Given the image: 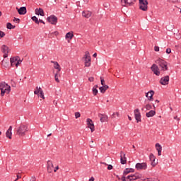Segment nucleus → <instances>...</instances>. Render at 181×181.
<instances>
[{
	"label": "nucleus",
	"instance_id": "obj_33",
	"mask_svg": "<svg viewBox=\"0 0 181 181\" xmlns=\"http://www.w3.org/2000/svg\"><path fill=\"white\" fill-rule=\"evenodd\" d=\"M42 88L37 86L36 87V90L34 91V94H35L36 95H37V94H39L40 93V91H42Z\"/></svg>",
	"mask_w": 181,
	"mask_h": 181
},
{
	"label": "nucleus",
	"instance_id": "obj_45",
	"mask_svg": "<svg viewBox=\"0 0 181 181\" xmlns=\"http://www.w3.org/2000/svg\"><path fill=\"white\" fill-rule=\"evenodd\" d=\"M53 163L52 162V160H48L47 162V167H51L52 166V164Z\"/></svg>",
	"mask_w": 181,
	"mask_h": 181
},
{
	"label": "nucleus",
	"instance_id": "obj_44",
	"mask_svg": "<svg viewBox=\"0 0 181 181\" xmlns=\"http://www.w3.org/2000/svg\"><path fill=\"white\" fill-rule=\"evenodd\" d=\"M130 176H131L130 181L136 180V178H135V175H131Z\"/></svg>",
	"mask_w": 181,
	"mask_h": 181
},
{
	"label": "nucleus",
	"instance_id": "obj_60",
	"mask_svg": "<svg viewBox=\"0 0 181 181\" xmlns=\"http://www.w3.org/2000/svg\"><path fill=\"white\" fill-rule=\"evenodd\" d=\"M128 119H129V121H132V117H131V116H128Z\"/></svg>",
	"mask_w": 181,
	"mask_h": 181
},
{
	"label": "nucleus",
	"instance_id": "obj_35",
	"mask_svg": "<svg viewBox=\"0 0 181 181\" xmlns=\"http://www.w3.org/2000/svg\"><path fill=\"white\" fill-rule=\"evenodd\" d=\"M37 95L40 96V98L45 100V93H43V90H40V93L37 94Z\"/></svg>",
	"mask_w": 181,
	"mask_h": 181
},
{
	"label": "nucleus",
	"instance_id": "obj_12",
	"mask_svg": "<svg viewBox=\"0 0 181 181\" xmlns=\"http://www.w3.org/2000/svg\"><path fill=\"white\" fill-rule=\"evenodd\" d=\"M160 83L162 86H168L169 84V76L167 75L165 76H163L160 80Z\"/></svg>",
	"mask_w": 181,
	"mask_h": 181
},
{
	"label": "nucleus",
	"instance_id": "obj_13",
	"mask_svg": "<svg viewBox=\"0 0 181 181\" xmlns=\"http://www.w3.org/2000/svg\"><path fill=\"white\" fill-rule=\"evenodd\" d=\"M87 125H88V128H90L91 132L93 131H95V129L94 127V122H93V119L88 118L86 119Z\"/></svg>",
	"mask_w": 181,
	"mask_h": 181
},
{
	"label": "nucleus",
	"instance_id": "obj_50",
	"mask_svg": "<svg viewBox=\"0 0 181 181\" xmlns=\"http://www.w3.org/2000/svg\"><path fill=\"white\" fill-rule=\"evenodd\" d=\"M107 170H112V165H107Z\"/></svg>",
	"mask_w": 181,
	"mask_h": 181
},
{
	"label": "nucleus",
	"instance_id": "obj_5",
	"mask_svg": "<svg viewBox=\"0 0 181 181\" xmlns=\"http://www.w3.org/2000/svg\"><path fill=\"white\" fill-rule=\"evenodd\" d=\"M83 59L85 60V67H90V66H91V57L90 56V52H86Z\"/></svg>",
	"mask_w": 181,
	"mask_h": 181
},
{
	"label": "nucleus",
	"instance_id": "obj_51",
	"mask_svg": "<svg viewBox=\"0 0 181 181\" xmlns=\"http://www.w3.org/2000/svg\"><path fill=\"white\" fill-rule=\"evenodd\" d=\"M154 50H155V52H159V47L155 46L154 47Z\"/></svg>",
	"mask_w": 181,
	"mask_h": 181
},
{
	"label": "nucleus",
	"instance_id": "obj_36",
	"mask_svg": "<svg viewBox=\"0 0 181 181\" xmlns=\"http://www.w3.org/2000/svg\"><path fill=\"white\" fill-rule=\"evenodd\" d=\"M145 108H146V110L149 111V110H152V105L151 104H147V105H146Z\"/></svg>",
	"mask_w": 181,
	"mask_h": 181
},
{
	"label": "nucleus",
	"instance_id": "obj_37",
	"mask_svg": "<svg viewBox=\"0 0 181 181\" xmlns=\"http://www.w3.org/2000/svg\"><path fill=\"white\" fill-rule=\"evenodd\" d=\"M134 177H135L136 180V179H141L142 177V175H141L139 173H136V174H134Z\"/></svg>",
	"mask_w": 181,
	"mask_h": 181
},
{
	"label": "nucleus",
	"instance_id": "obj_1",
	"mask_svg": "<svg viewBox=\"0 0 181 181\" xmlns=\"http://www.w3.org/2000/svg\"><path fill=\"white\" fill-rule=\"evenodd\" d=\"M29 131V128L28 127V125L25 124H21L18 127L16 128V135L18 136H25L26 135V133Z\"/></svg>",
	"mask_w": 181,
	"mask_h": 181
},
{
	"label": "nucleus",
	"instance_id": "obj_24",
	"mask_svg": "<svg viewBox=\"0 0 181 181\" xmlns=\"http://www.w3.org/2000/svg\"><path fill=\"white\" fill-rule=\"evenodd\" d=\"M134 172H135V169L134 168H126L123 172V175L127 176L128 173H134Z\"/></svg>",
	"mask_w": 181,
	"mask_h": 181
},
{
	"label": "nucleus",
	"instance_id": "obj_47",
	"mask_svg": "<svg viewBox=\"0 0 181 181\" xmlns=\"http://www.w3.org/2000/svg\"><path fill=\"white\" fill-rule=\"evenodd\" d=\"M5 36V33L0 30V37H4Z\"/></svg>",
	"mask_w": 181,
	"mask_h": 181
},
{
	"label": "nucleus",
	"instance_id": "obj_54",
	"mask_svg": "<svg viewBox=\"0 0 181 181\" xmlns=\"http://www.w3.org/2000/svg\"><path fill=\"white\" fill-rule=\"evenodd\" d=\"M122 181H127V177H125V176H122Z\"/></svg>",
	"mask_w": 181,
	"mask_h": 181
},
{
	"label": "nucleus",
	"instance_id": "obj_62",
	"mask_svg": "<svg viewBox=\"0 0 181 181\" xmlns=\"http://www.w3.org/2000/svg\"><path fill=\"white\" fill-rule=\"evenodd\" d=\"M94 57H97V53H94L93 55Z\"/></svg>",
	"mask_w": 181,
	"mask_h": 181
},
{
	"label": "nucleus",
	"instance_id": "obj_42",
	"mask_svg": "<svg viewBox=\"0 0 181 181\" xmlns=\"http://www.w3.org/2000/svg\"><path fill=\"white\" fill-rule=\"evenodd\" d=\"M115 117H119V112L113 113L112 115V118H115Z\"/></svg>",
	"mask_w": 181,
	"mask_h": 181
},
{
	"label": "nucleus",
	"instance_id": "obj_39",
	"mask_svg": "<svg viewBox=\"0 0 181 181\" xmlns=\"http://www.w3.org/2000/svg\"><path fill=\"white\" fill-rule=\"evenodd\" d=\"M100 83L102 86H105V81L104 80V78H103V76H100Z\"/></svg>",
	"mask_w": 181,
	"mask_h": 181
},
{
	"label": "nucleus",
	"instance_id": "obj_53",
	"mask_svg": "<svg viewBox=\"0 0 181 181\" xmlns=\"http://www.w3.org/2000/svg\"><path fill=\"white\" fill-rule=\"evenodd\" d=\"M30 181H36V177H32Z\"/></svg>",
	"mask_w": 181,
	"mask_h": 181
},
{
	"label": "nucleus",
	"instance_id": "obj_3",
	"mask_svg": "<svg viewBox=\"0 0 181 181\" xmlns=\"http://www.w3.org/2000/svg\"><path fill=\"white\" fill-rule=\"evenodd\" d=\"M156 64H158L160 69V71H168L169 67H168V63L164 59L158 58L156 61Z\"/></svg>",
	"mask_w": 181,
	"mask_h": 181
},
{
	"label": "nucleus",
	"instance_id": "obj_10",
	"mask_svg": "<svg viewBox=\"0 0 181 181\" xmlns=\"http://www.w3.org/2000/svg\"><path fill=\"white\" fill-rule=\"evenodd\" d=\"M8 50H9V47L6 45H4L1 46V51H2V53H4L3 57L4 59H6V57H8V53H9Z\"/></svg>",
	"mask_w": 181,
	"mask_h": 181
},
{
	"label": "nucleus",
	"instance_id": "obj_23",
	"mask_svg": "<svg viewBox=\"0 0 181 181\" xmlns=\"http://www.w3.org/2000/svg\"><path fill=\"white\" fill-rule=\"evenodd\" d=\"M35 15H40V16H45V11H43V8H36L35 10Z\"/></svg>",
	"mask_w": 181,
	"mask_h": 181
},
{
	"label": "nucleus",
	"instance_id": "obj_30",
	"mask_svg": "<svg viewBox=\"0 0 181 181\" xmlns=\"http://www.w3.org/2000/svg\"><path fill=\"white\" fill-rule=\"evenodd\" d=\"M74 36V34H73V33H67L65 35L66 39H70V40H71V39H73Z\"/></svg>",
	"mask_w": 181,
	"mask_h": 181
},
{
	"label": "nucleus",
	"instance_id": "obj_16",
	"mask_svg": "<svg viewBox=\"0 0 181 181\" xmlns=\"http://www.w3.org/2000/svg\"><path fill=\"white\" fill-rule=\"evenodd\" d=\"M149 159L151 162V166H153V168H155V166H156V165H158V162L155 161L156 158L155 157V156L153 153L150 154Z\"/></svg>",
	"mask_w": 181,
	"mask_h": 181
},
{
	"label": "nucleus",
	"instance_id": "obj_22",
	"mask_svg": "<svg viewBox=\"0 0 181 181\" xmlns=\"http://www.w3.org/2000/svg\"><path fill=\"white\" fill-rule=\"evenodd\" d=\"M6 138H8V139H12V126H10L8 129L6 131Z\"/></svg>",
	"mask_w": 181,
	"mask_h": 181
},
{
	"label": "nucleus",
	"instance_id": "obj_63",
	"mask_svg": "<svg viewBox=\"0 0 181 181\" xmlns=\"http://www.w3.org/2000/svg\"><path fill=\"white\" fill-rule=\"evenodd\" d=\"M100 164H101V165H107V164H106V163H104V162H100Z\"/></svg>",
	"mask_w": 181,
	"mask_h": 181
},
{
	"label": "nucleus",
	"instance_id": "obj_57",
	"mask_svg": "<svg viewBox=\"0 0 181 181\" xmlns=\"http://www.w3.org/2000/svg\"><path fill=\"white\" fill-rule=\"evenodd\" d=\"M174 119H177V121H180V118L177 117V116L174 117Z\"/></svg>",
	"mask_w": 181,
	"mask_h": 181
},
{
	"label": "nucleus",
	"instance_id": "obj_61",
	"mask_svg": "<svg viewBox=\"0 0 181 181\" xmlns=\"http://www.w3.org/2000/svg\"><path fill=\"white\" fill-rule=\"evenodd\" d=\"M171 1H172V2H174V3L179 1V0H171Z\"/></svg>",
	"mask_w": 181,
	"mask_h": 181
},
{
	"label": "nucleus",
	"instance_id": "obj_48",
	"mask_svg": "<svg viewBox=\"0 0 181 181\" xmlns=\"http://www.w3.org/2000/svg\"><path fill=\"white\" fill-rule=\"evenodd\" d=\"M171 52H172V49H170V48H167L166 49V53L168 54H170V53H171Z\"/></svg>",
	"mask_w": 181,
	"mask_h": 181
},
{
	"label": "nucleus",
	"instance_id": "obj_34",
	"mask_svg": "<svg viewBox=\"0 0 181 181\" xmlns=\"http://www.w3.org/2000/svg\"><path fill=\"white\" fill-rule=\"evenodd\" d=\"M31 19L32 21H33V22H35V23H36L37 25H39V18H37V17L33 16Z\"/></svg>",
	"mask_w": 181,
	"mask_h": 181
},
{
	"label": "nucleus",
	"instance_id": "obj_31",
	"mask_svg": "<svg viewBox=\"0 0 181 181\" xmlns=\"http://www.w3.org/2000/svg\"><path fill=\"white\" fill-rule=\"evenodd\" d=\"M59 77H60V72H56V74H54L56 83H60V79H59Z\"/></svg>",
	"mask_w": 181,
	"mask_h": 181
},
{
	"label": "nucleus",
	"instance_id": "obj_14",
	"mask_svg": "<svg viewBox=\"0 0 181 181\" xmlns=\"http://www.w3.org/2000/svg\"><path fill=\"white\" fill-rule=\"evenodd\" d=\"M155 94V91L149 90L148 93H146V97L148 98V101H153V95Z\"/></svg>",
	"mask_w": 181,
	"mask_h": 181
},
{
	"label": "nucleus",
	"instance_id": "obj_27",
	"mask_svg": "<svg viewBox=\"0 0 181 181\" xmlns=\"http://www.w3.org/2000/svg\"><path fill=\"white\" fill-rule=\"evenodd\" d=\"M108 88H109V86L107 85H103L99 88V90L100 93H102V94H104V93H105V91H107Z\"/></svg>",
	"mask_w": 181,
	"mask_h": 181
},
{
	"label": "nucleus",
	"instance_id": "obj_2",
	"mask_svg": "<svg viewBox=\"0 0 181 181\" xmlns=\"http://www.w3.org/2000/svg\"><path fill=\"white\" fill-rule=\"evenodd\" d=\"M1 95L4 97L5 94H9L11 93V86L5 82L0 83Z\"/></svg>",
	"mask_w": 181,
	"mask_h": 181
},
{
	"label": "nucleus",
	"instance_id": "obj_58",
	"mask_svg": "<svg viewBox=\"0 0 181 181\" xmlns=\"http://www.w3.org/2000/svg\"><path fill=\"white\" fill-rule=\"evenodd\" d=\"M131 177H132L131 175H128L126 179H129V181H131Z\"/></svg>",
	"mask_w": 181,
	"mask_h": 181
},
{
	"label": "nucleus",
	"instance_id": "obj_64",
	"mask_svg": "<svg viewBox=\"0 0 181 181\" xmlns=\"http://www.w3.org/2000/svg\"><path fill=\"white\" fill-rule=\"evenodd\" d=\"M50 168H54V166L53 165V163L51 165V167Z\"/></svg>",
	"mask_w": 181,
	"mask_h": 181
},
{
	"label": "nucleus",
	"instance_id": "obj_43",
	"mask_svg": "<svg viewBox=\"0 0 181 181\" xmlns=\"http://www.w3.org/2000/svg\"><path fill=\"white\" fill-rule=\"evenodd\" d=\"M11 87H16V83L13 80L11 81Z\"/></svg>",
	"mask_w": 181,
	"mask_h": 181
},
{
	"label": "nucleus",
	"instance_id": "obj_46",
	"mask_svg": "<svg viewBox=\"0 0 181 181\" xmlns=\"http://www.w3.org/2000/svg\"><path fill=\"white\" fill-rule=\"evenodd\" d=\"M13 22H15L16 23H19V22H21V19L14 18Z\"/></svg>",
	"mask_w": 181,
	"mask_h": 181
},
{
	"label": "nucleus",
	"instance_id": "obj_56",
	"mask_svg": "<svg viewBox=\"0 0 181 181\" xmlns=\"http://www.w3.org/2000/svg\"><path fill=\"white\" fill-rule=\"evenodd\" d=\"M52 35H55V36H57L59 35V33L57 31H55L52 33Z\"/></svg>",
	"mask_w": 181,
	"mask_h": 181
},
{
	"label": "nucleus",
	"instance_id": "obj_21",
	"mask_svg": "<svg viewBox=\"0 0 181 181\" xmlns=\"http://www.w3.org/2000/svg\"><path fill=\"white\" fill-rule=\"evenodd\" d=\"M1 66L4 69H8L9 67V59H3L1 62Z\"/></svg>",
	"mask_w": 181,
	"mask_h": 181
},
{
	"label": "nucleus",
	"instance_id": "obj_28",
	"mask_svg": "<svg viewBox=\"0 0 181 181\" xmlns=\"http://www.w3.org/2000/svg\"><path fill=\"white\" fill-rule=\"evenodd\" d=\"M156 114V112L155 110H150L146 114V117L147 118H151V117H153Z\"/></svg>",
	"mask_w": 181,
	"mask_h": 181
},
{
	"label": "nucleus",
	"instance_id": "obj_32",
	"mask_svg": "<svg viewBox=\"0 0 181 181\" xmlns=\"http://www.w3.org/2000/svg\"><path fill=\"white\" fill-rule=\"evenodd\" d=\"M6 28H7V29H15V28H16V26L13 25L12 23H7Z\"/></svg>",
	"mask_w": 181,
	"mask_h": 181
},
{
	"label": "nucleus",
	"instance_id": "obj_18",
	"mask_svg": "<svg viewBox=\"0 0 181 181\" xmlns=\"http://www.w3.org/2000/svg\"><path fill=\"white\" fill-rule=\"evenodd\" d=\"M120 155V163L122 165H125V163H127V157H125V153L121 151Z\"/></svg>",
	"mask_w": 181,
	"mask_h": 181
},
{
	"label": "nucleus",
	"instance_id": "obj_40",
	"mask_svg": "<svg viewBox=\"0 0 181 181\" xmlns=\"http://www.w3.org/2000/svg\"><path fill=\"white\" fill-rule=\"evenodd\" d=\"M47 170L48 173H52V172H53V168L52 167H47Z\"/></svg>",
	"mask_w": 181,
	"mask_h": 181
},
{
	"label": "nucleus",
	"instance_id": "obj_26",
	"mask_svg": "<svg viewBox=\"0 0 181 181\" xmlns=\"http://www.w3.org/2000/svg\"><path fill=\"white\" fill-rule=\"evenodd\" d=\"M156 147L157 148L158 151V156H160V155H162V146H160V144H159L158 143H157L156 144Z\"/></svg>",
	"mask_w": 181,
	"mask_h": 181
},
{
	"label": "nucleus",
	"instance_id": "obj_49",
	"mask_svg": "<svg viewBox=\"0 0 181 181\" xmlns=\"http://www.w3.org/2000/svg\"><path fill=\"white\" fill-rule=\"evenodd\" d=\"M88 81H89L90 83H93V81H94V77H89V78H88Z\"/></svg>",
	"mask_w": 181,
	"mask_h": 181
},
{
	"label": "nucleus",
	"instance_id": "obj_52",
	"mask_svg": "<svg viewBox=\"0 0 181 181\" xmlns=\"http://www.w3.org/2000/svg\"><path fill=\"white\" fill-rule=\"evenodd\" d=\"M57 170H59V165H57V167H55V168L54 169V172H57Z\"/></svg>",
	"mask_w": 181,
	"mask_h": 181
},
{
	"label": "nucleus",
	"instance_id": "obj_29",
	"mask_svg": "<svg viewBox=\"0 0 181 181\" xmlns=\"http://www.w3.org/2000/svg\"><path fill=\"white\" fill-rule=\"evenodd\" d=\"M97 88H98V85H95L93 87L92 91H93V95H97V94H98V90Z\"/></svg>",
	"mask_w": 181,
	"mask_h": 181
},
{
	"label": "nucleus",
	"instance_id": "obj_6",
	"mask_svg": "<svg viewBox=\"0 0 181 181\" xmlns=\"http://www.w3.org/2000/svg\"><path fill=\"white\" fill-rule=\"evenodd\" d=\"M135 168L137 170H146L148 168V165L146 163H137L135 165Z\"/></svg>",
	"mask_w": 181,
	"mask_h": 181
},
{
	"label": "nucleus",
	"instance_id": "obj_17",
	"mask_svg": "<svg viewBox=\"0 0 181 181\" xmlns=\"http://www.w3.org/2000/svg\"><path fill=\"white\" fill-rule=\"evenodd\" d=\"M98 117L100 118V122H108V116L103 114H99Z\"/></svg>",
	"mask_w": 181,
	"mask_h": 181
},
{
	"label": "nucleus",
	"instance_id": "obj_55",
	"mask_svg": "<svg viewBox=\"0 0 181 181\" xmlns=\"http://www.w3.org/2000/svg\"><path fill=\"white\" fill-rule=\"evenodd\" d=\"M39 23H43V25H45V21H43V20H38Z\"/></svg>",
	"mask_w": 181,
	"mask_h": 181
},
{
	"label": "nucleus",
	"instance_id": "obj_25",
	"mask_svg": "<svg viewBox=\"0 0 181 181\" xmlns=\"http://www.w3.org/2000/svg\"><path fill=\"white\" fill-rule=\"evenodd\" d=\"M92 15L91 11H84L82 13V16H83V18H90Z\"/></svg>",
	"mask_w": 181,
	"mask_h": 181
},
{
	"label": "nucleus",
	"instance_id": "obj_41",
	"mask_svg": "<svg viewBox=\"0 0 181 181\" xmlns=\"http://www.w3.org/2000/svg\"><path fill=\"white\" fill-rule=\"evenodd\" d=\"M80 117H81V115L80 114V112H75V118H80Z\"/></svg>",
	"mask_w": 181,
	"mask_h": 181
},
{
	"label": "nucleus",
	"instance_id": "obj_7",
	"mask_svg": "<svg viewBox=\"0 0 181 181\" xmlns=\"http://www.w3.org/2000/svg\"><path fill=\"white\" fill-rule=\"evenodd\" d=\"M151 71L156 74V76H160V70L159 69V66L156 65V64H153L151 67Z\"/></svg>",
	"mask_w": 181,
	"mask_h": 181
},
{
	"label": "nucleus",
	"instance_id": "obj_59",
	"mask_svg": "<svg viewBox=\"0 0 181 181\" xmlns=\"http://www.w3.org/2000/svg\"><path fill=\"white\" fill-rule=\"evenodd\" d=\"M89 181H94V177H91L89 179Z\"/></svg>",
	"mask_w": 181,
	"mask_h": 181
},
{
	"label": "nucleus",
	"instance_id": "obj_11",
	"mask_svg": "<svg viewBox=\"0 0 181 181\" xmlns=\"http://www.w3.org/2000/svg\"><path fill=\"white\" fill-rule=\"evenodd\" d=\"M134 118L136 121V122H141V112H139V109H135L134 110Z\"/></svg>",
	"mask_w": 181,
	"mask_h": 181
},
{
	"label": "nucleus",
	"instance_id": "obj_4",
	"mask_svg": "<svg viewBox=\"0 0 181 181\" xmlns=\"http://www.w3.org/2000/svg\"><path fill=\"white\" fill-rule=\"evenodd\" d=\"M139 9L146 12L148 11V0H139Z\"/></svg>",
	"mask_w": 181,
	"mask_h": 181
},
{
	"label": "nucleus",
	"instance_id": "obj_38",
	"mask_svg": "<svg viewBox=\"0 0 181 181\" xmlns=\"http://www.w3.org/2000/svg\"><path fill=\"white\" fill-rule=\"evenodd\" d=\"M17 62L16 63V67H18V66H19V64H21L22 63V60H21L20 58H17Z\"/></svg>",
	"mask_w": 181,
	"mask_h": 181
},
{
	"label": "nucleus",
	"instance_id": "obj_20",
	"mask_svg": "<svg viewBox=\"0 0 181 181\" xmlns=\"http://www.w3.org/2000/svg\"><path fill=\"white\" fill-rule=\"evenodd\" d=\"M18 59H19V57H13L10 59L11 67L16 66V62H18Z\"/></svg>",
	"mask_w": 181,
	"mask_h": 181
},
{
	"label": "nucleus",
	"instance_id": "obj_19",
	"mask_svg": "<svg viewBox=\"0 0 181 181\" xmlns=\"http://www.w3.org/2000/svg\"><path fill=\"white\" fill-rule=\"evenodd\" d=\"M16 9L19 15H26V12H28L26 7L25 6L21 7L20 8H16Z\"/></svg>",
	"mask_w": 181,
	"mask_h": 181
},
{
	"label": "nucleus",
	"instance_id": "obj_9",
	"mask_svg": "<svg viewBox=\"0 0 181 181\" xmlns=\"http://www.w3.org/2000/svg\"><path fill=\"white\" fill-rule=\"evenodd\" d=\"M135 0H121L122 6H132Z\"/></svg>",
	"mask_w": 181,
	"mask_h": 181
},
{
	"label": "nucleus",
	"instance_id": "obj_8",
	"mask_svg": "<svg viewBox=\"0 0 181 181\" xmlns=\"http://www.w3.org/2000/svg\"><path fill=\"white\" fill-rule=\"evenodd\" d=\"M47 21L51 23V25H56L57 23V17L54 15H52L47 18Z\"/></svg>",
	"mask_w": 181,
	"mask_h": 181
},
{
	"label": "nucleus",
	"instance_id": "obj_15",
	"mask_svg": "<svg viewBox=\"0 0 181 181\" xmlns=\"http://www.w3.org/2000/svg\"><path fill=\"white\" fill-rule=\"evenodd\" d=\"M51 63L54 64V69L57 70L56 73H60V71H62V67H60V64H59V62L55 61H51Z\"/></svg>",
	"mask_w": 181,
	"mask_h": 181
}]
</instances>
